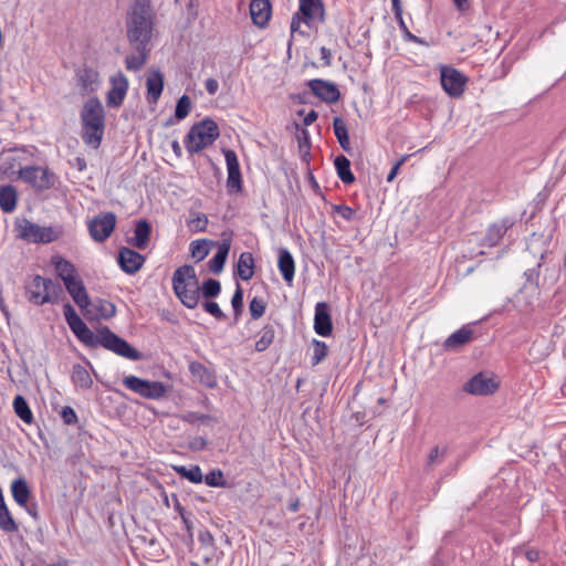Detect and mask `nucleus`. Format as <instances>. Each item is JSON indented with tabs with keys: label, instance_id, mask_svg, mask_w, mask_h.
Listing matches in <instances>:
<instances>
[{
	"label": "nucleus",
	"instance_id": "0e129e2a",
	"mask_svg": "<svg viewBox=\"0 0 566 566\" xmlns=\"http://www.w3.org/2000/svg\"><path fill=\"white\" fill-rule=\"evenodd\" d=\"M301 22H304L300 12H296L291 21V33L300 32L304 34V32L300 31Z\"/></svg>",
	"mask_w": 566,
	"mask_h": 566
},
{
	"label": "nucleus",
	"instance_id": "7ed1b4c3",
	"mask_svg": "<svg viewBox=\"0 0 566 566\" xmlns=\"http://www.w3.org/2000/svg\"><path fill=\"white\" fill-rule=\"evenodd\" d=\"M82 139L93 147L98 148L105 130V109L98 97L88 98L81 111Z\"/></svg>",
	"mask_w": 566,
	"mask_h": 566
},
{
	"label": "nucleus",
	"instance_id": "7c9ffc66",
	"mask_svg": "<svg viewBox=\"0 0 566 566\" xmlns=\"http://www.w3.org/2000/svg\"><path fill=\"white\" fill-rule=\"evenodd\" d=\"M51 263L54 265L55 271L59 277H61V280L63 281V283L66 282L69 279L78 276L74 264H72L70 261L63 259L60 255L53 256Z\"/></svg>",
	"mask_w": 566,
	"mask_h": 566
},
{
	"label": "nucleus",
	"instance_id": "1a4fd4ad",
	"mask_svg": "<svg viewBox=\"0 0 566 566\" xmlns=\"http://www.w3.org/2000/svg\"><path fill=\"white\" fill-rule=\"evenodd\" d=\"M20 178L36 190H48L54 186V175L48 168L27 166L20 169Z\"/></svg>",
	"mask_w": 566,
	"mask_h": 566
},
{
	"label": "nucleus",
	"instance_id": "680f3d73",
	"mask_svg": "<svg viewBox=\"0 0 566 566\" xmlns=\"http://www.w3.org/2000/svg\"><path fill=\"white\" fill-rule=\"evenodd\" d=\"M198 539L203 546H213L214 538L213 535L208 530H203L199 532Z\"/></svg>",
	"mask_w": 566,
	"mask_h": 566
},
{
	"label": "nucleus",
	"instance_id": "9b49d317",
	"mask_svg": "<svg viewBox=\"0 0 566 566\" xmlns=\"http://www.w3.org/2000/svg\"><path fill=\"white\" fill-rule=\"evenodd\" d=\"M116 227L114 212H103L94 217L88 223V232L96 242H104L111 237Z\"/></svg>",
	"mask_w": 566,
	"mask_h": 566
},
{
	"label": "nucleus",
	"instance_id": "6e6552de",
	"mask_svg": "<svg viewBox=\"0 0 566 566\" xmlns=\"http://www.w3.org/2000/svg\"><path fill=\"white\" fill-rule=\"evenodd\" d=\"M123 385L146 399H160L166 392V386L160 381H150L137 376L129 375L123 379Z\"/></svg>",
	"mask_w": 566,
	"mask_h": 566
},
{
	"label": "nucleus",
	"instance_id": "a18cd8bd",
	"mask_svg": "<svg viewBox=\"0 0 566 566\" xmlns=\"http://www.w3.org/2000/svg\"><path fill=\"white\" fill-rule=\"evenodd\" d=\"M184 420L191 423V424H195V423H202L205 426H211L213 422H216V419L210 416V415H206V413H200V412H196V411H189L187 413L184 415Z\"/></svg>",
	"mask_w": 566,
	"mask_h": 566
},
{
	"label": "nucleus",
	"instance_id": "f257e3e1",
	"mask_svg": "<svg viewBox=\"0 0 566 566\" xmlns=\"http://www.w3.org/2000/svg\"><path fill=\"white\" fill-rule=\"evenodd\" d=\"M63 312L71 331L85 346L91 348L103 346L105 349L130 360L143 358L139 350L132 347L127 340L116 335L107 326L98 328L96 334L92 332L70 303L64 304Z\"/></svg>",
	"mask_w": 566,
	"mask_h": 566
},
{
	"label": "nucleus",
	"instance_id": "aec40b11",
	"mask_svg": "<svg viewBox=\"0 0 566 566\" xmlns=\"http://www.w3.org/2000/svg\"><path fill=\"white\" fill-rule=\"evenodd\" d=\"M147 94L146 99L149 104H157L164 90V75L158 70H153L146 77Z\"/></svg>",
	"mask_w": 566,
	"mask_h": 566
},
{
	"label": "nucleus",
	"instance_id": "8fccbe9b",
	"mask_svg": "<svg viewBox=\"0 0 566 566\" xmlns=\"http://www.w3.org/2000/svg\"><path fill=\"white\" fill-rule=\"evenodd\" d=\"M266 303L262 297L254 296L249 304V311L252 319H259L263 316Z\"/></svg>",
	"mask_w": 566,
	"mask_h": 566
},
{
	"label": "nucleus",
	"instance_id": "603ef678",
	"mask_svg": "<svg viewBox=\"0 0 566 566\" xmlns=\"http://www.w3.org/2000/svg\"><path fill=\"white\" fill-rule=\"evenodd\" d=\"M202 307L208 314L212 315L216 319L222 321L226 318V314L221 311L217 302L208 300L202 303Z\"/></svg>",
	"mask_w": 566,
	"mask_h": 566
},
{
	"label": "nucleus",
	"instance_id": "39448f33",
	"mask_svg": "<svg viewBox=\"0 0 566 566\" xmlns=\"http://www.w3.org/2000/svg\"><path fill=\"white\" fill-rule=\"evenodd\" d=\"M220 136V130L213 119L205 118L195 124L185 137V147L190 155L198 154L212 145Z\"/></svg>",
	"mask_w": 566,
	"mask_h": 566
},
{
	"label": "nucleus",
	"instance_id": "2eb2a0df",
	"mask_svg": "<svg viewBox=\"0 0 566 566\" xmlns=\"http://www.w3.org/2000/svg\"><path fill=\"white\" fill-rule=\"evenodd\" d=\"M307 85L312 93L325 103L333 104L340 98V92L333 82L314 78L308 81Z\"/></svg>",
	"mask_w": 566,
	"mask_h": 566
},
{
	"label": "nucleus",
	"instance_id": "20e7f679",
	"mask_svg": "<svg viewBox=\"0 0 566 566\" xmlns=\"http://www.w3.org/2000/svg\"><path fill=\"white\" fill-rule=\"evenodd\" d=\"M172 290L177 298L188 308H196L200 302V285L196 270L190 264L178 266L172 274Z\"/></svg>",
	"mask_w": 566,
	"mask_h": 566
},
{
	"label": "nucleus",
	"instance_id": "a211bd4d",
	"mask_svg": "<svg viewBox=\"0 0 566 566\" xmlns=\"http://www.w3.org/2000/svg\"><path fill=\"white\" fill-rule=\"evenodd\" d=\"M314 331L316 334L323 337H327L332 334V317L329 314L328 304L325 302H318L315 306Z\"/></svg>",
	"mask_w": 566,
	"mask_h": 566
},
{
	"label": "nucleus",
	"instance_id": "4d7b16f0",
	"mask_svg": "<svg viewBox=\"0 0 566 566\" xmlns=\"http://www.w3.org/2000/svg\"><path fill=\"white\" fill-rule=\"evenodd\" d=\"M60 416L63 422L67 426H72L77 422V415L75 410L70 406L63 407L60 411Z\"/></svg>",
	"mask_w": 566,
	"mask_h": 566
},
{
	"label": "nucleus",
	"instance_id": "f3484780",
	"mask_svg": "<svg viewBox=\"0 0 566 566\" xmlns=\"http://www.w3.org/2000/svg\"><path fill=\"white\" fill-rule=\"evenodd\" d=\"M120 269L127 274H135L138 272L145 263V256L139 252L122 247L118 250L117 256Z\"/></svg>",
	"mask_w": 566,
	"mask_h": 566
},
{
	"label": "nucleus",
	"instance_id": "6e6d98bb",
	"mask_svg": "<svg viewBox=\"0 0 566 566\" xmlns=\"http://www.w3.org/2000/svg\"><path fill=\"white\" fill-rule=\"evenodd\" d=\"M208 226V218L206 214H198L195 219L188 222V227L193 232H203Z\"/></svg>",
	"mask_w": 566,
	"mask_h": 566
},
{
	"label": "nucleus",
	"instance_id": "de8ad7c7",
	"mask_svg": "<svg viewBox=\"0 0 566 566\" xmlns=\"http://www.w3.org/2000/svg\"><path fill=\"white\" fill-rule=\"evenodd\" d=\"M205 482L207 485L212 488H226L228 485L227 481L223 478V473L221 470L216 469L206 474Z\"/></svg>",
	"mask_w": 566,
	"mask_h": 566
},
{
	"label": "nucleus",
	"instance_id": "13d9d810",
	"mask_svg": "<svg viewBox=\"0 0 566 566\" xmlns=\"http://www.w3.org/2000/svg\"><path fill=\"white\" fill-rule=\"evenodd\" d=\"M541 266H542L541 263H538L536 268L528 269L527 271H525L524 276H525L526 281L524 284L539 283Z\"/></svg>",
	"mask_w": 566,
	"mask_h": 566
},
{
	"label": "nucleus",
	"instance_id": "f704fd0d",
	"mask_svg": "<svg viewBox=\"0 0 566 566\" xmlns=\"http://www.w3.org/2000/svg\"><path fill=\"white\" fill-rule=\"evenodd\" d=\"M338 178L345 184L350 185L355 181V176L350 169V161L344 155H339L334 160Z\"/></svg>",
	"mask_w": 566,
	"mask_h": 566
},
{
	"label": "nucleus",
	"instance_id": "6ab92c4d",
	"mask_svg": "<svg viewBox=\"0 0 566 566\" xmlns=\"http://www.w3.org/2000/svg\"><path fill=\"white\" fill-rule=\"evenodd\" d=\"M67 293L72 296L75 304L81 308H87L90 305V297L83 281L75 276L64 282Z\"/></svg>",
	"mask_w": 566,
	"mask_h": 566
},
{
	"label": "nucleus",
	"instance_id": "5fc2aeb1",
	"mask_svg": "<svg viewBox=\"0 0 566 566\" xmlns=\"http://www.w3.org/2000/svg\"><path fill=\"white\" fill-rule=\"evenodd\" d=\"M513 555L514 557L525 556L531 563H535L539 559V551L535 548L524 549L523 547H516L513 551Z\"/></svg>",
	"mask_w": 566,
	"mask_h": 566
},
{
	"label": "nucleus",
	"instance_id": "423d86ee",
	"mask_svg": "<svg viewBox=\"0 0 566 566\" xmlns=\"http://www.w3.org/2000/svg\"><path fill=\"white\" fill-rule=\"evenodd\" d=\"M29 302L34 305L57 303L63 289L60 282L45 279L39 274L33 275L25 286Z\"/></svg>",
	"mask_w": 566,
	"mask_h": 566
},
{
	"label": "nucleus",
	"instance_id": "bb28decb",
	"mask_svg": "<svg viewBox=\"0 0 566 566\" xmlns=\"http://www.w3.org/2000/svg\"><path fill=\"white\" fill-rule=\"evenodd\" d=\"M231 248V241L229 239L222 240L218 244V251L213 258L208 262L209 271L219 274L223 271L227 258Z\"/></svg>",
	"mask_w": 566,
	"mask_h": 566
},
{
	"label": "nucleus",
	"instance_id": "c9c22d12",
	"mask_svg": "<svg viewBox=\"0 0 566 566\" xmlns=\"http://www.w3.org/2000/svg\"><path fill=\"white\" fill-rule=\"evenodd\" d=\"M77 80L85 92H93L98 85L99 75L95 70L86 67L77 74Z\"/></svg>",
	"mask_w": 566,
	"mask_h": 566
},
{
	"label": "nucleus",
	"instance_id": "09e8293b",
	"mask_svg": "<svg viewBox=\"0 0 566 566\" xmlns=\"http://www.w3.org/2000/svg\"><path fill=\"white\" fill-rule=\"evenodd\" d=\"M313 348H314V355L312 358V365L316 366L326 358V356L328 354V347L324 342L314 339Z\"/></svg>",
	"mask_w": 566,
	"mask_h": 566
},
{
	"label": "nucleus",
	"instance_id": "49530a36",
	"mask_svg": "<svg viewBox=\"0 0 566 566\" xmlns=\"http://www.w3.org/2000/svg\"><path fill=\"white\" fill-rule=\"evenodd\" d=\"M191 109V101L188 95H182L176 104L175 117L177 120H182L188 116Z\"/></svg>",
	"mask_w": 566,
	"mask_h": 566
},
{
	"label": "nucleus",
	"instance_id": "4468645a",
	"mask_svg": "<svg viewBox=\"0 0 566 566\" xmlns=\"http://www.w3.org/2000/svg\"><path fill=\"white\" fill-rule=\"evenodd\" d=\"M228 178H227V188L228 191L231 192H240L242 190V176L240 170V164L238 160V156L232 149L223 150Z\"/></svg>",
	"mask_w": 566,
	"mask_h": 566
},
{
	"label": "nucleus",
	"instance_id": "f8f14e48",
	"mask_svg": "<svg viewBox=\"0 0 566 566\" xmlns=\"http://www.w3.org/2000/svg\"><path fill=\"white\" fill-rule=\"evenodd\" d=\"M441 85L451 97H460L467 84L468 78L452 66H441Z\"/></svg>",
	"mask_w": 566,
	"mask_h": 566
},
{
	"label": "nucleus",
	"instance_id": "c85d7f7f",
	"mask_svg": "<svg viewBox=\"0 0 566 566\" xmlns=\"http://www.w3.org/2000/svg\"><path fill=\"white\" fill-rule=\"evenodd\" d=\"M12 497L19 506H27L31 495L30 488L24 479L19 478L11 483Z\"/></svg>",
	"mask_w": 566,
	"mask_h": 566
},
{
	"label": "nucleus",
	"instance_id": "2f4dec72",
	"mask_svg": "<svg viewBox=\"0 0 566 566\" xmlns=\"http://www.w3.org/2000/svg\"><path fill=\"white\" fill-rule=\"evenodd\" d=\"M17 191L13 186L0 187V208L3 212L10 213L14 211L17 207Z\"/></svg>",
	"mask_w": 566,
	"mask_h": 566
},
{
	"label": "nucleus",
	"instance_id": "9d476101",
	"mask_svg": "<svg viewBox=\"0 0 566 566\" xmlns=\"http://www.w3.org/2000/svg\"><path fill=\"white\" fill-rule=\"evenodd\" d=\"M499 386L500 384L493 375L481 371L463 385V391L473 396H489L494 394Z\"/></svg>",
	"mask_w": 566,
	"mask_h": 566
},
{
	"label": "nucleus",
	"instance_id": "ea45409f",
	"mask_svg": "<svg viewBox=\"0 0 566 566\" xmlns=\"http://www.w3.org/2000/svg\"><path fill=\"white\" fill-rule=\"evenodd\" d=\"M274 337V327L270 324L263 326L259 332V339L255 342V350L259 353L266 350L273 343Z\"/></svg>",
	"mask_w": 566,
	"mask_h": 566
},
{
	"label": "nucleus",
	"instance_id": "79ce46f5",
	"mask_svg": "<svg viewBox=\"0 0 566 566\" xmlns=\"http://www.w3.org/2000/svg\"><path fill=\"white\" fill-rule=\"evenodd\" d=\"M174 470L177 471L181 476L186 478L192 483H200L203 480L201 469L198 465H191L187 468L185 465H172Z\"/></svg>",
	"mask_w": 566,
	"mask_h": 566
},
{
	"label": "nucleus",
	"instance_id": "f03ea898",
	"mask_svg": "<svg viewBox=\"0 0 566 566\" xmlns=\"http://www.w3.org/2000/svg\"><path fill=\"white\" fill-rule=\"evenodd\" d=\"M156 12L151 0H132L126 12V36L128 43L139 46L150 44L154 35Z\"/></svg>",
	"mask_w": 566,
	"mask_h": 566
},
{
	"label": "nucleus",
	"instance_id": "052dcab7",
	"mask_svg": "<svg viewBox=\"0 0 566 566\" xmlns=\"http://www.w3.org/2000/svg\"><path fill=\"white\" fill-rule=\"evenodd\" d=\"M297 139H298L300 150L301 151L305 150V154H308L310 148H311L308 132L306 129H303L301 135L297 137Z\"/></svg>",
	"mask_w": 566,
	"mask_h": 566
},
{
	"label": "nucleus",
	"instance_id": "4be33fe9",
	"mask_svg": "<svg viewBox=\"0 0 566 566\" xmlns=\"http://www.w3.org/2000/svg\"><path fill=\"white\" fill-rule=\"evenodd\" d=\"M85 310L86 314H88L91 318L95 319H109L116 313V306L114 303L103 298H96L94 301L90 300V305Z\"/></svg>",
	"mask_w": 566,
	"mask_h": 566
},
{
	"label": "nucleus",
	"instance_id": "72a5a7b5",
	"mask_svg": "<svg viewBox=\"0 0 566 566\" xmlns=\"http://www.w3.org/2000/svg\"><path fill=\"white\" fill-rule=\"evenodd\" d=\"M71 378L72 382L77 388L90 389L93 386V379L90 373L80 364L73 365Z\"/></svg>",
	"mask_w": 566,
	"mask_h": 566
},
{
	"label": "nucleus",
	"instance_id": "c03bdc74",
	"mask_svg": "<svg viewBox=\"0 0 566 566\" xmlns=\"http://www.w3.org/2000/svg\"><path fill=\"white\" fill-rule=\"evenodd\" d=\"M520 293L526 295V304L531 307H534L536 303L539 301V283L524 284L521 287Z\"/></svg>",
	"mask_w": 566,
	"mask_h": 566
},
{
	"label": "nucleus",
	"instance_id": "5701e85b",
	"mask_svg": "<svg viewBox=\"0 0 566 566\" xmlns=\"http://www.w3.org/2000/svg\"><path fill=\"white\" fill-rule=\"evenodd\" d=\"M514 224L513 220L505 218L500 222L491 224L483 238V245L495 247L500 243L506 231Z\"/></svg>",
	"mask_w": 566,
	"mask_h": 566
},
{
	"label": "nucleus",
	"instance_id": "e2e57ef3",
	"mask_svg": "<svg viewBox=\"0 0 566 566\" xmlns=\"http://www.w3.org/2000/svg\"><path fill=\"white\" fill-rule=\"evenodd\" d=\"M446 457H449L448 448L447 447L440 448L439 446H437L431 449L428 460H437L439 458H446Z\"/></svg>",
	"mask_w": 566,
	"mask_h": 566
},
{
	"label": "nucleus",
	"instance_id": "412c9836",
	"mask_svg": "<svg viewBox=\"0 0 566 566\" xmlns=\"http://www.w3.org/2000/svg\"><path fill=\"white\" fill-rule=\"evenodd\" d=\"M272 13L270 0H252L250 3V14L253 23L260 28H264Z\"/></svg>",
	"mask_w": 566,
	"mask_h": 566
},
{
	"label": "nucleus",
	"instance_id": "338daca9",
	"mask_svg": "<svg viewBox=\"0 0 566 566\" xmlns=\"http://www.w3.org/2000/svg\"><path fill=\"white\" fill-rule=\"evenodd\" d=\"M321 57L322 60L324 61V65L325 66H329L332 61V53L328 49H326L325 46H322L321 48Z\"/></svg>",
	"mask_w": 566,
	"mask_h": 566
},
{
	"label": "nucleus",
	"instance_id": "69168bd1",
	"mask_svg": "<svg viewBox=\"0 0 566 566\" xmlns=\"http://www.w3.org/2000/svg\"><path fill=\"white\" fill-rule=\"evenodd\" d=\"M205 87L210 95H214L218 92L219 83L216 78H208L205 82Z\"/></svg>",
	"mask_w": 566,
	"mask_h": 566
},
{
	"label": "nucleus",
	"instance_id": "c756f323",
	"mask_svg": "<svg viewBox=\"0 0 566 566\" xmlns=\"http://www.w3.org/2000/svg\"><path fill=\"white\" fill-rule=\"evenodd\" d=\"M237 274L243 281H249L254 275V259L251 252H242L237 264Z\"/></svg>",
	"mask_w": 566,
	"mask_h": 566
},
{
	"label": "nucleus",
	"instance_id": "3c124183",
	"mask_svg": "<svg viewBox=\"0 0 566 566\" xmlns=\"http://www.w3.org/2000/svg\"><path fill=\"white\" fill-rule=\"evenodd\" d=\"M231 305L233 308L234 318L237 321L243 310V290L239 283H237V289L232 295Z\"/></svg>",
	"mask_w": 566,
	"mask_h": 566
},
{
	"label": "nucleus",
	"instance_id": "58836bf2",
	"mask_svg": "<svg viewBox=\"0 0 566 566\" xmlns=\"http://www.w3.org/2000/svg\"><path fill=\"white\" fill-rule=\"evenodd\" d=\"M214 242L209 239H199L195 240L190 243V252L191 256L196 260V262H200L210 252V245H213Z\"/></svg>",
	"mask_w": 566,
	"mask_h": 566
},
{
	"label": "nucleus",
	"instance_id": "dca6fc26",
	"mask_svg": "<svg viewBox=\"0 0 566 566\" xmlns=\"http://www.w3.org/2000/svg\"><path fill=\"white\" fill-rule=\"evenodd\" d=\"M307 27L313 22H324L325 7L323 0H300L298 11Z\"/></svg>",
	"mask_w": 566,
	"mask_h": 566
},
{
	"label": "nucleus",
	"instance_id": "37998d69",
	"mask_svg": "<svg viewBox=\"0 0 566 566\" xmlns=\"http://www.w3.org/2000/svg\"><path fill=\"white\" fill-rule=\"evenodd\" d=\"M221 292V284L216 279L206 280L200 286V295L207 300L217 297Z\"/></svg>",
	"mask_w": 566,
	"mask_h": 566
},
{
	"label": "nucleus",
	"instance_id": "4c0bfd02",
	"mask_svg": "<svg viewBox=\"0 0 566 566\" xmlns=\"http://www.w3.org/2000/svg\"><path fill=\"white\" fill-rule=\"evenodd\" d=\"M14 413L25 423L30 424L33 422V413L25 400L21 395H17L13 399Z\"/></svg>",
	"mask_w": 566,
	"mask_h": 566
},
{
	"label": "nucleus",
	"instance_id": "e433bc0d",
	"mask_svg": "<svg viewBox=\"0 0 566 566\" xmlns=\"http://www.w3.org/2000/svg\"><path fill=\"white\" fill-rule=\"evenodd\" d=\"M334 134L345 151L350 150V142L346 123L342 117H335L333 120Z\"/></svg>",
	"mask_w": 566,
	"mask_h": 566
},
{
	"label": "nucleus",
	"instance_id": "b1692460",
	"mask_svg": "<svg viewBox=\"0 0 566 566\" xmlns=\"http://www.w3.org/2000/svg\"><path fill=\"white\" fill-rule=\"evenodd\" d=\"M150 234H151L150 223L145 219H140L136 222V226L134 229V237L132 239H129L128 242L133 247H135L139 250H144L149 244Z\"/></svg>",
	"mask_w": 566,
	"mask_h": 566
},
{
	"label": "nucleus",
	"instance_id": "a19ab883",
	"mask_svg": "<svg viewBox=\"0 0 566 566\" xmlns=\"http://www.w3.org/2000/svg\"><path fill=\"white\" fill-rule=\"evenodd\" d=\"M0 530L4 533H15L19 526L12 517L6 502L0 503Z\"/></svg>",
	"mask_w": 566,
	"mask_h": 566
},
{
	"label": "nucleus",
	"instance_id": "cd10ccee",
	"mask_svg": "<svg viewBox=\"0 0 566 566\" xmlns=\"http://www.w3.org/2000/svg\"><path fill=\"white\" fill-rule=\"evenodd\" d=\"M189 371L208 388H213L217 385V379L213 373L199 361L190 363Z\"/></svg>",
	"mask_w": 566,
	"mask_h": 566
},
{
	"label": "nucleus",
	"instance_id": "864d4df0",
	"mask_svg": "<svg viewBox=\"0 0 566 566\" xmlns=\"http://www.w3.org/2000/svg\"><path fill=\"white\" fill-rule=\"evenodd\" d=\"M332 210L346 221H353L356 218V211L346 205H333Z\"/></svg>",
	"mask_w": 566,
	"mask_h": 566
},
{
	"label": "nucleus",
	"instance_id": "393cba45",
	"mask_svg": "<svg viewBox=\"0 0 566 566\" xmlns=\"http://www.w3.org/2000/svg\"><path fill=\"white\" fill-rule=\"evenodd\" d=\"M129 44L137 52V54L127 55L125 57V66L128 71L137 72L146 64L150 48L149 44L145 43L143 48L136 43Z\"/></svg>",
	"mask_w": 566,
	"mask_h": 566
},
{
	"label": "nucleus",
	"instance_id": "473e14b6",
	"mask_svg": "<svg viewBox=\"0 0 566 566\" xmlns=\"http://www.w3.org/2000/svg\"><path fill=\"white\" fill-rule=\"evenodd\" d=\"M473 331L469 326H463L452 333L444 342L446 348H457L472 339Z\"/></svg>",
	"mask_w": 566,
	"mask_h": 566
},
{
	"label": "nucleus",
	"instance_id": "0eeeda50",
	"mask_svg": "<svg viewBox=\"0 0 566 566\" xmlns=\"http://www.w3.org/2000/svg\"><path fill=\"white\" fill-rule=\"evenodd\" d=\"M14 230L17 238L31 243H51L60 237L53 227H42L28 219L18 220Z\"/></svg>",
	"mask_w": 566,
	"mask_h": 566
},
{
	"label": "nucleus",
	"instance_id": "a878e982",
	"mask_svg": "<svg viewBox=\"0 0 566 566\" xmlns=\"http://www.w3.org/2000/svg\"><path fill=\"white\" fill-rule=\"evenodd\" d=\"M279 270L282 274L283 280L290 284L295 274V262L291 254V252L285 249L281 248L279 250V262H277Z\"/></svg>",
	"mask_w": 566,
	"mask_h": 566
},
{
	"label": "nucleus",
	"instance_id": "bf43d9fd",
	"mask_svg": "<svg viewBox=\"0 0 566 566\" xmlns=\"http://www.w3.org/2000/svg\"><path fill=\"white\" fill-rule=\"evenodd\" d=\"M410 157V155H403L390 169L388 176H387V181L388 182H391L396 176L398 175L399 172V169L400 167L408 160V158Z\"/></svg>",
	"mask_w": 566,
	"mask_h": 566
},
{
	"label": "nucleus",
	"instance_id": "ddd939ff",
	"mask_svg": "<svg viewBox=\"0 0 566 566\" xmlns=\"http://www.w3.org/2000/svg\"><path fill=\"white\" fill-rule=\"evenodd\" d=\"M109 84L111 88L106 94V105L111 108H118L127 95L129 81L122 71H118L109 77Z\"/></svg>",
	"mask_w": 566,
	"mask_h": 566
},
{
	"label": "nucleus",
	"instance_id": "774afa93",
	"mask_svg": "<svg viewBox=\"0 0 566 566\" xmlns=\"http://www.w3.org/2000/svg\"><path fill=\"white\" fill-rule=\"evenodd\" d=\"M317 117H318L317 112H315L314 109H312V111H311V112H308V113L306 114V116L304 117V119H303V124H304L305 126H310V125H312V124L317 119Z\"/></svg>",
	"mask_w": 566,
	"mask_h": 566
}]
</instances>
